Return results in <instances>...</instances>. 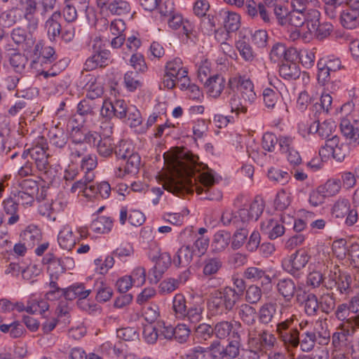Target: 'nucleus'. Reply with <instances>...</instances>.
<instances>
[{"label": "nucleus", "instance_id": "3c124183", "mask_svg": "<svg viewBox=\"0 0 359 359\" xmlns=\"http://www.w3.org/2000/svg\"><path fill=\"white\" fill-rule=\"evenodd\" d=\"M268 177L270 180L280 184H285L290 180V175L287 171L276 168H271L269 170Z\"/></svg>", "mask_w": 359, "mask_h": 359}, {"label": "nucleus", "instance_id": "052dcab7", "mask_svg": "<svg viewBox=\"0 0 359 359\" xmlns=\"http://www.w3.org/2000/svg\"><path fill=\"white\" fill-rule=\"evenodd\" d=\"M142 316L146 321L152 324L160 316L158 306L155 304H151L144 309Z\"/></svg>", "mask_w": 359, "mask_h": 359}, {"label": "nucleus", "instance_id": "c03bdc74", "mask_svg": "<svg viewBox=\"0 0 359 359\" xmlns=\"http://www.w3.org/2000/svg\"><path fill=\"white\" fill-rule=\"evenodd\" d=\"M186 299L181 294H177L173 299L172 309L177 318H185L187 311Z\"/></svg>", "mask_w": 359, "mask_h": 359}, {"label": "nucleus", "instance_id": "09e8293b", "mask_svg": "<svg viewBox=\"0 0 359 359\" xmlns=\"http://www.w3.org/2000/svg\"><path fill=\"white\" fill-rule=\"evenodd\" d=\"M19 5L20 9L24 13L25 18L29 20H32L37 9L36 1L20 0Z\"/></svg>", "mask_w": 359, "mask_h": 359}, {"label": "nucleus", "instance_id": "338daca9", "mask_svg": "<svg viewBox=\"0 0 359 359\" xmlns=\"http://www.w3.org/2000/svg\"><path fill=\"white\" fill-rule=\"evenodd\" d=\"M138 333L133 327H125L117 330V337L126 341H134L138 339Z\"/></svg>", "mask_w": 359, "mask_h": 359}, {"label": "nucleus", "instance_id": "ea45409f", "mask_svg": "<svg viewBox=\"0 0 359 359\" xmlns=\"http://www.w3.org/2000/svg\"><path fill=\"white\" fill-rule=\"evenodd\" d=\"M49 309L48 302L44 299H33L27 302V313L34 314L39 313L40 314L44 313Z\"/></svg>", "mask_w": 359, "mask_h": 359}, {"label": "nucleus", "instance_id": "e2e57ef3", "mask_svg": "<svg viewBox=\"0 0 359 359\" xmlns=\"http://www.w3.org/2000/svg\"><path fill=\"white\" fill-rule=\"evenodd\" d=\"M285 344L297 347L299 344V334L297 329L291 330L285 333H281L280 337Z\"/></svg>", "mask_w": 359, "mask_h": 359}, {"label": "nucleus", "instance_id": "20e7f679", "mask_svg": "<svg viewBox=\"0 0 359 359\" xmlns=\"http://www.w3.org/2000/svg\"><path fill=\"white\" fill-rule=\"evenodd\" d=\"M348 154L347 145L340 140L337 135H333L327 139L323 146L319 150V154L323 159L327 160L332 157L337 161L341 162Z\"/></svg>", "mask_w": 359, "mask_h": 359}, {"label": "nucleus", "instance_id": "9d476101", "mask_svg": "<svg viewBox=\"0 0 359 359\" xmlns=\"http://www.w3.org/2000/svg\"><path fill=\"white\" fill-rule=\"evenodd\" d=\"M88 147L76 145L72 149V155L74 157L81 158V168L86 174L93 173L92 171L97 167V161L95 155L88 154Z\"/></svg>", "mask_w": 359, "mask_h": 359}, {"label": "nucleus", "instance_id": "864d4df0", "mask_svg": "<svg viewBox=\"0 0 359 359\" xmlns=\"http://www.w3.org/2000/svg\"><path fill=\"white\" fill-rule=\"evenodd\" d=\"M9 62L16 72L22 73L25 68L27 58L24 55L16 53L11 56Z\"/></svg>", "mask_w": 359, "mask_h": 359}, {"label": "nucleus", "instance_id": "dca6fc26", "mask_svg": "<svg viewBox=\"0 0 359 359\" xmlns=\"http://www.w3.org/2000/svg\"><path fill=\"white\" fill-rule=\"evenodd\" d=\"M244 277L254 282L259 283L262 286L271 283V278L266 271L255 266H250L244 271Z\"/></svg>", "mask_w": 359, "mask_h": 359}, {"label": "nucleus", "instance_id": "2f4dec72", "mask_svg": "<svg viewBox=\"0 0 359 359\" xmlns=\"http://www.w3.org/2000/svg\"><path fill=\"white\" fill-rule=\"evenodd\" d=\"M96 136L95 133L81 130H75L72 135L74 142L79 144L78 145L85 147H87L86 144H94L97 138Z\"/></svg>", "mask_w": 359, "mask_h": 359}, {"label": "nucleus", "instance_id": "9b49d317", "mask_svg": "<svg viewBox=\"0 0 359 359\" xmlns=\"http://www.w3.org/2000/svg\"><path fill=\"white\" fill-rule=\"evenodd\" d=\"M336 130L337 125L332 120H326L322 123L314 121L309 128V133H318L321 138L326 140L331 138L333 135H336Z\"/></svg>", "mask_w": 359, "mask_h": 359}, {"label": "nucleus", "instance_id": "4c0bfd02", "mask_svg": "<svg viewBox=\"0 0 359 359\" xmlns=\"http://www.w3.org/2000/svg\"><path fill=\"white\" fill-rule=\"evenodd\" d=\"M224 25L227 32H234L240 27L241 18L238 13L224 11Z\"/></svg>", "mask_w": 359, "mask_h": 359}, {"label": "nucleus", "instance_id": "f257e3e1", "mask_svg": "<svg viewBox=\"0 0 359 359\" xmlns=\"http://www.w3.org/2000/svg\"><path fill=\"white\" fill-rule=\"evenodd\" d=\"M163 158L168 170L160 174L158 179L169 192L180 194L196 191L201 194L214 184V176L208 172L201 173L198 157L188 151L177 149L165 153Z\"/></svg>", "mask_w": 359, "mask_h": 359}, {"label": "nucleus", "instance_id": "5701e85b", "mask_svg": "<svg viewBox=\"0 0 359 359\" xmlns=\"http://www.w3.org/2000/svg\"><path fill=\"white\" fill-rule=\"evenodd\" d=\"M248 335L250 342H252L255 346L259 345L260 346L271 347L273 346L276 342L275 337L265 331L259 333L257 337L253 331L249 330Z\"/></svg>", "mask_w": 359, "mask_h": 359}, {"label": "nucleus", "instance_id": "a878e982", "mask_svg": "<svg viewBox=\"0 0 359 359\" xmlns=\"http://www.w3.org/2000/svg\"><path fill=\"white\" fill-rule=\"evenodd\" d=\"M203 306L201 301L189 303L185 318L192 323H199L203 320Z\"/></svg>", "mask_w": 359, "mask_h": 359}, {"label": "nucleus", "instance_id": "a18cd8bd", "mask_svg": "<svg viewBox=\"0 0 359 359\" xmlns=\"http://www.w3.org/2000/svg\"><path fill=\"white\" fill-rule=\"evenodd\" d=\"M48 271L50 278L57 280L59 276L65 271L62 260L59 258H53L50 259L48 264Z\"/></svg>", "mask_w": 359, "mask_h": 359}, {"label": "nucleus", "instance_id": "0e129e2a", "mask_svg": "<svg viewBox=\"0 0 359 359\" xmlns=\"http://www.w3.org/2000/svg\"><path fill=\"white\" fill-rule=\"evenodd\" d=\"M124 83L126 88L130 90H135L141 86V81L137 78V74L134 72H128L124 75Z\"/></svg>", "mask_w": 359, "mask_h": 359}, {"label": "nucleus", "instance_id": "7ed1b4c3", "mask_svg": "<svg viewBox=\"0 0 359 359\" xmlns=\"http://www.w3.org/2000/svg\"><path fill=\"white\" fill-rule=\"evenodd\" d=\"M320 13L317 9H310L306 15V27L310 34L322 40L330 35L333 30L331 23L320 22Z\"/></svg>", "mask_w": 359, "mask_h": 359}, {"label": "nucleus", "instance_id": "37998d69", "mask_svg": "<svg viewBox=\"0 0 359 359\" xmlns=\"http://www.w3.org/2000/svg\"><path fill=\"white\" fill-rule=\"evenodd\" d=\"M305 22H306V12L292 9V11L289 12L286 19V25L299 27L303 25Z\"/></svg>", "mask_w": 359, "mask_h": 359}, {"label": "nucleus", "instance_id": "a211bd4d", "mask_svg": "<svg viewBox=\"0 0 359 359\" xmlns=\"http://www.w3.org/2000/svg\"><path fill=\"white\" fill-rule=\"evenodd\" d=\"M61 18V13L59 11H55L48 18L45 24V27L47 30V34L50 40H55L60 35L61 25L60 20Z\"/></svg>", "mask_w": 359, "mask_h": 359}, {"label": "nucleus", "instance_id": "4be33fe9", "mask_svg": "<svg viewBox=\"0 0 359 359\" xmlns=\"http://www.w3.org/2000/svg\"><path fill=\"white\" fill-rule=\"evenodd\" d=\"M126 164L124 169L121 167L117 168L116 175L119 177H123L126 173H135L140 165V156L138 154H130V156L126 159Z\"/></svg>", "mask_w": 359, "mask_h": 359}, {"label": "nucleus", "instance_id": "a19ab883", "mask_svg": "<svg viewBox=\"0 0 359 359\" xmlns=\"http://www.w3.org/2000/svg\"><path fill=\"white\" fill-rule=\"evenodd\" d=\"M320 187L326 197H332L339 193L341 189V182L338 179H330Z\"/></svg>", "mask_w": 359, "mask_h": 359}, {"label": "nucleus", "instance_id": "0eeeda50", "mask_svg": "<svg viewBox=\"0 0 359 359\" xmlns=\"http://www.w3.org/2000/svg\"><path fill=\"white\" fill-rule=\"evenodd\" d=\"M310 255L304 249L298 250L291 255L288 258L285 259L282 265L285 271L295 276L308 264Z\"/></svg>", "mask_w": 359, "mask_h": 359}, {"label": "nucleus", "instance_id": "8fccbe9b", "mask_svg": "<svg viewBox=\"0 0 359 359\" xmlns=\"http://www.w3.org/2000/svg\"><path fill=\"white\" fill-rule=\"evenodd\" d=\"M168 25L173 29H177L181 26L183 27L184 33L189 36L191 25L188 21H184L183 18L180 14L172 15L168 20Z\"/></svg>", "mask_w": 359, "mask_h": 359}, {"label": "nucleus", "instance_id": "72a5a7b5", "mask_svg": "<svg viewBox=\"0 0 359 359\" xmlns=\"http://www.w3.org/2000/svg\"><path fill=\"white\" fill-rule=\"evenodd\" d=\"M111 15H122L130 13V6L128 1L124 0H114L110 2L105 8Z\"/></svg>", "mask_w": 359, "mask_h": 359}, {"label": "nucleus", "instance_id": "680f3d73", "mask_svg": "<svg viewBox=\"0 0 359 359\" xmlns=\"http://www.w3.org/2000/svg\"><path fill=\"white\" fill-rule=\"evenodd\" d=\"M261 288L255 285H250L245 292V300L250 304H257L262 298Z\"/></svg>", "mask_w": 359, "mask_h": 359}, {"label": "nucleus", "instance_id": "39448f33", "mask_svg": "<svg viewBox=\"0 0 359 359\" xmlns=\"http://www.w3.org/2000/svg\"><path fill=\"white\" fill-rule=\"evenodd\" d=\"M188 74L186 67L183 66L180 58H175L168 61L165 66V73L163 79L164 87L172 89L175 87L179 78H183Z\"/></svg>", "mask_w": 359, "mask_h": 359}, {"label": "nucleus", "instance_id": "774afa93", "mask_svg": "<svg viewBox=\"0 0 359 359\" xmlns=\"http://www.w3.org/2000/svg\"><path fill=\"white\" fill-rule=\"evenodd\" d=\"M213 332V328L206 323L200 324L195 330V334L197 339L206 341L209 339Z\"/></svg>", "mask_w": 359, "mask_h": 359}, {"label": "nucleus", "instance_id": "f8f14e48", "mask_svg": "<svg viewBox=\"0 0 359 359\" xmlns=\"http://www.w3.org/2000/svg\"><path fill=\"white\" fill-rule=\"evenodd\" d=\"M340 129L343 135L351 142H356L359 139V118L356 116L351 118H342Z\"/></svg>", "mask_w": 359, "mask_h": 359}, {"label": "nucleus", "instance_id": "58836bf2", "mask_svg": "<svg viewBox=\"0 0 359 359\" xmlns=\"http://www.w3.org/2000/svg\"><path fill=\"white\" fill-rule=\"evenodd\" d=\"M233 325L231 322L222 320L215 325L213 332L217 338L222 339L229 337L231 333L233 334Z\"/></svg>", "mask_w": 359, "mask_h": 359}, {"label": "nucleus", "instance_id": "473e14b6", "mask_svg": "<svg viewBox=\"0 0 359 359\" xmlns=\"http://www.w3.org/2000/svg\"><path fill=\"white\" fill-rule=\"evenodd\" d=\"M194 252L189 246H182L177 252L174 264L178 266H187L193 259Z\"/></svg>", "mask_w": 359, "mask_h": 359}, {"label": "nucleus", "instance_id": "c85d7f7f", "mask_svg": "<svg viewBox=\"0 0 359 359\" xmlns=\"http://www.w3.org/2000/svg\"><path fill=\"white\" fill-rule=\"evenodd\" d=\"M4 211L6 216L8 217V224H13L19 219L18 215V203L13 198H7L4 203Z\"/></svg>", "mask_w": 359, "mask_h": 359}, {"label": "nucleus", "instance_id": "ddd939ff", "mask_svg": "<svg viewBox=\"0 0 359 359\" xmlns=\"http://www.w3.org/2000/svg\"><path fill=\"white\" fill-rule=\"evenodd\" d=\"M295 51L293 49H287L280 43L274 44L269 53V59L274 63H282L286 60H293Z\"/></svg>", "mask_w": 359, "mask_h": 359}, {"label": "nucleus", "instance_id": "393cba45", "mask_svg": "<svg viewBox=\"0 0 359 359\" xmlns=\"http://www.w3.org/2000/svg\"><path fill=\"white\" fill-rule=\"evenodd\" d=\"M238 315L241 320L247 325H253L257 319V311L248 304H243L238 309Z\"/></svg>", "mask_w": 359, "mask_h": 359}, {"label": "nucleus", "instance_id": "423d86ee", "mask_svg": "<svg viewBox=\"0 0 359 359\" xmlns=\"http://www.w3.org/2000/svg\"><path fill=\"white\" fill-rule=\"evenodd\" d=\"M148 256L154 263V273L155 277L159 279L170 266L171 257L166 252H161L158 245L156 243L150 244Z\"/></svg>", "mask_w": 359, "mask_h": 359}, {"label": "nucleus", "instance_id": "b1692460", "mask_svg": "<svg viewBox=\"0 0 359 359\" xmlns=\"http://www.w3.org/2000/svg\"><path fill=\"white\" fill-rule=\"evenodd\" d=\"M57 241L62 248L71 250L76 244V238L72 230L69 227L65 226L60 231Z\"/></svg>", "mask_w": 359, "mask_h": 359}, {"label": "nucleus", "instance_id": "de8ad7c7", "mask_svg": "<svg viewBox=\"0 0 359 359\" xmlns=\"http://www.w3.org/2000/svg\"><path fill=\"white\" fill-rule=\"evenodd\" d=\"M350 208L351 205L348 201L345 198H340L334 204L332 212L336 217L342 218L347 215Z\"/></svg>", "mask_w": 359, "mask_h": 359}, {"label": "nucleus", "instance_id": "bf43d9fd", "mask_svg": "<svg viewBox=\"0 0 359 359\" xmlns=\"http://www.w3.org/2000/svg\"><path fill=\"white\" fill-rule=\"evenodd\" d=\"M263 97L266 106L269 108H273L280 98L279 93L271 88L264 89Z\"/></svg>", "mask_w": 359, "mask_h": 359}, {"label": "nucleus", "instance_id": "7c9ffc66", "mask_svg": "<svg viewBox=\"0 0 359 359\" xmlns=\"http://www.w3.org/2000/svg\"><path fill=\"white\" fill-rule=\"evenodd\" d=\"M292 60H286L280 67V74L285 79H295L299 76V69L297 65L292 62Z\"/></svg>", "mask_w": 359, "mask_h": 359}, {"label": "nucleus", "instance_id": "c9c22d12", "mask_svg": "<svg viewBox=\"0 0 359 359\" xmlns=\"http://www.w3.org/2000/svg\"><path fill=\"white\" fill-rule=\"evenodd\" d=\"M34 55L39 58L41 57L42 60H46L52 62L55 60L54 49L46 45L43 41H39L36 43L34 48Z\"/></svg>", "mask_w": 359, "mask_h": 359}, {"label": "nucleus", "instance_id": "bb28decb", "mask_svg": "<svg viewBox=\"0 0 359 359\" xmlns=\"http://www.w3.org/2000/svg\"><path fill=\"white\" fill-rule=\"evenodd\" d=\"M277 288L278 292L286 301H290L294 297L297 291L294 282L289 278H285L279 280L277 285Z\"/></svg>", "mask_w": 359, "mask_h": 359}, {"label": "nucleus", "instance_id": "412c9836", "mask_svg": "<svg viewBox=\"0 0 359 359\" xmlns=\"http://www.w3.org/2000/svg\"><path fill=\"white\" fill-rule=\"evenodd\" d=\"M245 7L248 15L251 18H256L259 13L260 17L265 22H269L270 18L264 4L261 3L257 4L254 0H247Z\"/></svg>", "mask_w": 359, "mask_h": 359}, {"label": "nucleus", "instance_id": "6ab92c4d", "mask_svg": "<svg viewBox=\"0 0 359 359\" xmlns=\"http://www.w3.org/2000/svg\"><path fill=\"white\" fill-rule=\"evenodd\" d=\"M231 235L230 232L224 230L217 231L213 236L211 248L214 252H219L226 249L229 245Z\"/></svg>", "mask_w": 359, "mask_h": 359}, {"label": "nucleus", "instance_id": "2eb2a0df", "mask_svg": "<svg viewBox=\"0 0 359 359\" xmlns=\"http://www.w3.org/2000/svg\"><path fill=\"white\" fill-rule=\"evenodd\" d=\"M110 60V53L108 50L97 51L89 57L84 64V69L91 71L98 67L108 65Z\"/></svg>", "mask_w": 359, "mask_h": 359}, {"label": "nucleus", "instance_id": "f03ea898", "mask_svg": "<svg viewBox=\"0 0 359 359\" xmlns=\"http://www.w3.org/2000/svg\"><path fill=\"white\" fill-rule=\"evenodd\" d=\"M241 297V294L230 287L215 290L210 295L208 309L214 314L226 313L233 309Z\"/></svg>", "mask_w": 359, "mask_h": 359}, {"label": "nucleus", "instance_id": "6e6552de", "mask_svg": "<svg viewBox=\"0 0 359 359\" xmlns=\"http://www.w3.org/2000/svg\"><path fill=\"white\" fill-rule=\"evenodd\" d=\"M229 86L231 89L241 94L245 102H252L256 98L253 83L249 79L241 76H233L229 79Z\"/></svg>", "mask_w": 359, "mask_h": 359}, {"label": "nucleus", "instance_id": "79ce46f5", "mask_svg": "<svg viewBox=\"0 0 359 359\" xmlns=\"http://www.w3.org/2000/svg\"><path fill=\"white\" fill-rule=\"evenodd\" d=\"M276 311V304L273 303L264 304L259 310V320L265 324L270 323Z\"/></svg>", "mask_w": 359, "mask_h": 359}, {"label": "nucleus", "instance_id": "6e6d98bb", "mask_svg": "<svg viewBox=\"0 0 359 359\" xmlns=\"http://www.w3.org/2000/svg\"><path fill=\"white\" fill-rule=\"evenodd\" d=\"M97 151L100 155L108 157L114 151V143L110 137H105L100 140L97 144Z\"/></svg>", "mask_w": 359, "mask_h": 359}, {"label": "nucleus", "instance_id": "4468645a", "mask_svg": "<svg viewBox=\"0 0 359 359\" xmlns=\"http://www.w3.org/2000/svg\"><path fill=\"white\" fill-rule=\"evenodd\" d=\"M261 230L263 233L268 236L270 239H276L285 233V227L278 220L273 218L266 219L261 224Z\"/></svg>", "mask_w": 359, "mask_h": 359}, {"label": "nucleus", "instance_id": "c756f323", "mask_svg": "<svg viewBox=\"0 0 359 359\" xmlns=\"http://www.w3.org/2000/svg\"><path fill=\"white\" fill-rule=\"evenodd\" d=\"M90 290H86L83 285L72 286L64 292V296L67 299L73 300L78 298L79 300L86 299L90 294Z\"/></svg>", "mask_w": 359, "mask_h": 359}, {"label": "nucleus", "instance_id": "603ef678", "mask_svg": "<svg viewBox=\"0 0 359 359\" xmlns=\"http://www.w3.org/2000/svg\"><path fill=\"white\" fill-rule=\"evenodd\" d=\"M236 47L244 60L247 61L253 60L255 55L252 49L244 39L238 40L236 43Z\"/></svg>", "mask_w": 359, "mask_h": 359}, {"label": "nucleus", "instance_id": "f3484780", "mask_svg": "<svg viewBox=\"0 0 359 359\" xmlns=\"http://www.w3.org/2000/svg\"><path fill=\"white\" fill-rule=\"evenodd\" d=\"M87 82L85 85L86 97L89 100H94L100 97L104 93L102 85L98 81L97 77L88 74L86 76Z\"/></svg>", "mask_w": 359, "mask_h": 359}, {"label": "nucleus", "instance_id": "cd10ccee", "mask_svg": "<svg viewBox=\"0 0 359 359\" xmlns=\"http://www.w3.org/2000/svg\"><path fill=\"white\" fill-rule=\"evenodd\" d=\"M21 236L24 242L29 248H33L41 239V231L35 226H29Z\"/></svg>", "mask_w": 359, "mask_h": 359}, {"label": "nucleus", "instance_id": "49530a36", "mask_svg": "<svg viewBox=\"0 0 359 359\" xmlns=\"http://www.w3.org/2000/svg\"><path fill=\"white\" fill-rule=\"evenodd\" d=\"M290 192L285 189H280L276 194L274 204L276 209L283 210L286 209L291 203Z\"/></svg>", "mask_w": 359, "mask_h": 359}, {"label": "nucleus", "instance_id": "5fc2aeb1", "mask_svg": "<svg viewBox=\"0 0 359 359\" xmlns=\"http://www.w3.org/2000/svg\"><path fill=\"white\" fill-rule=\"evenodd\" d=\"M28 152L24 151L21 155L22 162L18 164L20 168L18 170V175L20 177H27L33 175L34 167L32 163L28 159Z\"/></svg>", "mask_w": 359, "mask_h": 359}, {"label": "nucleus", "instance_id": "f704fd0d", "mask_svg": "<svg viewBox=\"0 0 359 359\" xmlns=\"http://www.w3.org/2000/svg\"><path fill=\"white\" fill-rule=\"evenodd\" d=\"M222 267V262L217 257L209 258L204 261L203 273L206 277L217 274Z\"/></svg>", "mask_w": 359, "mask_h": 359}, {"label": "nucleus", "instance_id": "4d7b16f0", "mask_svg": "<svg viewBox=\"0 0 359 359\" xmlns=\"http://www.w3.org/2000/svg\"><path fill=\"white\" fill-rule=\"evenodd\" d=\"M129 276L131 280H133L134 285L140 287L143 285L146 281V269L143 266H136Z\"/></svg>", "mask_w": 359, "mask_h": 359}, {"label": "nucleus", "instance_id": "13d9d810", "mask_svg": "<svg viewBox=\"0 0 359 359\" xmlns=\"http://www.w3.org/2000/svg\"><path fill=\"white\" fill-rule=\"evenodd\" d=\"M278 147L283 154L292 151L296 148L294 138L289 135H280L278 137Z\"/></svg>", "mask_w": 359, "mask_h": 359}, {"label": "nucleus", "instance_id": "e433bc0d", "mask_svg": "<svg viewBox=\"0 0 359 359\" xmlns=\"http://www.w3.org/2000/svg\"><path fill=\"white\" fill-rule=\"evenodd\" d=\"M231 337L233 339L224 348V358H235L239 354L240 335L233 331Z\"/></svg>", "mask_w": 359, "mask_h": 359}, {"label": "nucleus", "instance_id": "aec40b11", "mask_svg": "<svg viewBox=\"0 0 359 359\" xmlns=\"http://www.w3.org/2000/svg\"><path fill=\"white\" fill-rule=\"evenodd\" d=\"M224 85V79L221 76L215 75L208 79L205 87L210 96L217 97L223 91Z\"/></svg>", "mask_w": 359, "mask_h": 359}, {"label": "nucleus", "instance_id": "1a4fd4ad", "mask_svg": "<svg viewBox=\"0 0 359 359\" xmlns=\"http://www.w3.org/2000/svg\"><path fill=\"white\" fill-rule=\"evenodd\" d=\"M93 173L86 174L83 179L76 182L72 187L71 191L74 194L82 195L87 198H92L97 196V189L94 184Z\"/></svg>", "mask_w": 359, "mask_h": 359}, {"label": "nucleus", "instance_id": "69168bd1", "mask_svg": "<svg viewBox=\"0 0 359 359\" xmlns=\"http://www.w3.org/2000/svg\"><path fill=\"white\" fill-rule=\"evenodd\" d=\"M316 342V335L313 332H306L302 336L299 340L300 348L303 351L308 352L314 347Z\"/></svg>", "mask_w": 359, "mask_h": 359}]
</instances>
